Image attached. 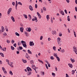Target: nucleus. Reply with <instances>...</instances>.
<instances>
[{"mask_svg":"<svg viewBox=\"0 0 77 77\" xmlns=\"http://www.w3.org/2000/svg\"><path fill=\"white\" fill-rule=\"evenodd\" d=\"M68 65L70 67V68H72V64L69 63Z\"/></svg>","mask_w":77,"mask_h":77,"instance_id":"nucleus-18","label":"nucleus"},{"mask_svg":"<svg viewBox=\"0 0 77 77\" xmlns=\"http://www.w3.org/2000/svg\"><path fill=\"white\" fill-rule=\"evenodd\" d=\"M23 15L24 17L25 18H26V19H27V15H26V14H23Z\"/></svg>","mask_w":77,"mask_h":77,"instance_id":"nucleus-31","label":"nucleus"},{"mask_svg":"<svg viewBox=\"0 0 77 77\" xmlns=\"http://www.w3.org/2000/svg\"><path fill=\"white\" fill-rule=\"evenodd\" d=\"M35 8H36V9L37 8H38V5H37V4H35Z\"/></svg>","mask_w":77,"mask_h":77,"instance_id":"nucleus-51","label":"nucleus"},{"mask_svg":"<svg viewBox=\"0 0 77 77\" xmlns=\"http://www.w3.org/2000/svg\"><path fill=\"white\" fill-rule=\"evenodd\" d=\"M14 46V47H17V44L16 43H15L14 45H13Z\"/></svg>","mask_w":77,"mask_h":77,"instance_id":"nucleus-56","label":"nucleus"},{"mask_svg":"<svg viewBox=\"0 0 77 77\" xmlns=\"http://www.w3.org/2000/svg\"><path fill=\"white\" fill-rule=\"evenodd\" d=\"M30 63L31 64H33L34 63V62L33 60H31L30 61Z\"/></svg>","mask_w":77,"mask_h":77,"instance_id":"nucleus-34","label":"nucleus"},{"mask_svg":"<svg viewBox=\"0 0 77 77\" xmlns=\"http://www.w3.org/2000/svg\"><path fill=\"white\" fill-rule=\"evenodd\" d=\"M43 10L44 11H46V8L45 7H44L43 8Z\"/></svg>","mask_w":77,"mask_h":77,"instance_id":"nucleus-48","label":"nucleus"},{"mask_svg":"<svg viewBox=\"0 0 77 77\" xmlns=\"http://www.w3.org/2000/svg\"><path fill=\"white\" fill-rule=\"evenodd\" d=\"M11 48L12 50H14V49H15L14 47H13L12 46H11Z\"/></svg>","mask_w":77,"mask_h":77,"instance_id":"nucleus-29","label":"nucleus"},{"mask_svg":"<svg viewBox=\"0 0 77 77\" xmlns=\"http://www.w3.org/2000/svg\"><path fill=\"white\" fill-rule=\"evenodd\" d=\"M46 18L48 20V21L49 19H50V17H49V15H47L46 16Z\"/></svg>","mask_w":77,"mask_h":77,"instance_id":"nucleus-25","label":"nucleus"},{"mask_svg":"<svg viewBox=\"0 0 77 77\" xmlns=\"http://www.w3.org/2000/svg\"><path fill=\"white\" fill-rule=\"evenodd\" d=\"M9 74H11V75H13V73H12V72L11 70H10L9 71Z\"/></svg>","mask_w":77,"mask_h":77,"instance_id":"nucleus-28","label":"nucleus"},{"mask_svg":"<svg viewBox=\"0 0 77 77\" xmlns=\"http://www.w3.org/2000/svg\"><path fill=\"white\" fill-rule=\"evenodd\" d=\"M37 14L39 18H41V15L40 14H39V12H37Z\"/></svg>","mask_w":77,"mask_h":77,"instance_id":"nucleus-12","label":"nucleus"},{"mask_svg":"<svg viewBox=\"0 0 77 77\" xmlns=\"http://www.w3.org/2000/svg\"><path fill=\"white\" fill-rule=\"evenodd\" d=\"M75 11L76 12H77V7H75Z\"/></svg>","mask_w":77,"mask_h":77,"instance_id":"nucleus-62","label":"nucleus"},{"mask_svg":"<svg viewBox=\"0 0 77 77\" xmlns=\"http://www.w3.org/2000/svg\"><path fill=\"white\" fill-rule=\"evenodd\" d=\"M5 28L6 31L7 32H8V27L7 26H5Z\"/></svg>","mask_w":77,"mask_h":77,"instance_id":"nucleus-35","label":"nucleus"},{"mask_svg":"<svg viewBox=\"0 0 77 77\" xmlns=\"http://www.w3.org/2000/svg\"><path fill=\"white\" fill-rule=\"evenodd\" d=\"M2 32H4V31H5V28L3 26H2Z\"/></svg>","mask_w":77,"mask_h":77,"instance_id":"nucleus-20","label":"nucleus"},{"mask_svg":"<svg viewBox=\"0 0 77 77\" xmlns=\"http://www.w3.org/2000/svg\"><path fill=\"white\" fill-rule=\"evenodd\" d=\"M50 59L51 60H54V58L53 57V56H51L50 57Z\"/></svg>","mask_w":77,"mask_h":77,"instance_id":"nucleus-36","label":"nucleus"},{"mask_svg":"<svg viewBox=\"0 0 77 77\" xmlns=\"http://www.w3.org/2000/svg\"><path fill=\"white\" fill-rule=\"evenodd\" d=\"M23 30H24V28L23 27H21L20 28V31L22 33L23 32Z\"/></svg>","mask_w":77,"mask_h":77,"instance_id":"nucleus-13","label":"nucleus"},{"mask_svg":"<svg viewBox=\"0 0 77 77\" xmlns=\"http://www.w3.org/2000/svg\"><path fill=\"white\" fill-rule=\"evenodd\" d=\"M15 34L16 35V36H20V34H19L17 32H16L15 33Z\"/></svg>","mask_w":77,"mask_h":77,"instance_id":"nucleus-30","label":"nucleus"},{"mask_svg":"<svg viewBox=\"0 0 77 77\" xmlns=\"http://www.w3.org/2000/svg\"><path fill=\"white\" fill-rule=\"evenodd\" d=\"M26 30L27 32H29V28H27L26 29Z\"/></svg>","mask_w":77,"mask_h":77,"instance_id":"nucleus-41","label":"nucleus"},{"mask_svg":"<svg viewBox=\"0 0 77 77\" xmlns=\"http://www.w3.org/2000/svg\"><path fill=\"white\" fill-rule=\"evenodd\" d=\"M73 51L75 53V54H77V47L75 46H74L73 47Z\"/></svg>","mask_w":77,"mask_h":77,"instance_id":"nucleus-3","label":"nucleus"},{"mask_svg":"<svg viewBox=\"0 0 77 77\" xmlns=\"http://www.w3.org/2000/svg\"><path fill=\"white\" fill-rule=\"evenodd\" d=\"M54 56H55V57H57V53H54Z\"/></svg>","mask_w":77,"mask_h":77,"instance_id":"nucleus-27","label":"nucleus"},{"mask_svg":"<svg viewBox=\"0 0 77 77\" xmlns=\"http://www.w3.org/2000/svg\"><path fill=\"white\" fill-rule=\"evenodd\" d=\"M70 60L72 63H74L75 62V60L74 59H72V58H70Z\"/></svg>","mask_w":77,"mask_h":77,"instance_id":"nucleus-22","label":"nucleus"},{"mask_svg":"<svg viewBox=\"0 0 77 77\" xmlns=\"http://www.w3.org/2000/svg\"><path fill=\"white\" fill-rule=\"evenodd\" d=\"M66 77H69V75H68V74H66Z\"/></svg>","mask_w":77,"mask_h":77,"instance_id":"nucleus-58","label":"nucleus"},{"mask_svg":"<svg viewBox=\"0 0 77 77\" xmlns=\"http://www.w3.org/2000/svg\"><path fill=\"white\" fill-rule=\"evenodd\" d=\"M25 33L26 34V36H27V37H28V36H29V33L26 32H25Z\"/></svg>","mask_w":77,"mask_h":77,"instance_id":"nucleus-24","label":"nucleus"},{"mask_svg":"<svg viewBox=\"0 0 77 77\" xmlns=\"http://www.w3.org/2000/svg\"><path fill=\"white\" fill-rule=\"evenodd\" d=\"M67 20L68 21H70V18H69V16L67 17Z\"/></svg>","mask_w":77,"mask_h":77,"instance_id":"nucleus-33","label":"nucleus"},{"mask_svg":"<svg viewBox=\"0 0 77 77\" xmlns=\"http://www.w3.org/2000/svg\"><path fill=\"white\" fill-rule=\"evenodd\" d=\"M0 55H1V56H2V57H4V54H3V53H0Z\"/></svg>","mask_w":77,"mask_h":77,"instance_id":"nucleus-26","label":"nucleus"},{"mask_svg":"<svg viewBox=\"0 0 77 77\" xmlns=\"http://www.w3.org/2000/svg\"><path fill=\"white\" fill-rule=\"evenodd\" d=\"M68 31L69 33H70V32H71L70 31V30H69V28L68 29Z\"/></svg>","mask_w":77,"mask_h":77,"instance_id":"nucleus-60","label":"nucleus"},{"mask_svg":"<svg viewBox=\"0 0 77 77\" xmlns=\"http://www.w3.org/2000/svg\"><path fill=\"white\" fill-rule=\"evenodd\" d=\"M64 12L66 14H68V13L67 12V11H66V10H64Z\"/></svg>","mask_w":77,"mask_h":77,"instance_id":"nucleus-53","label":"nucleus"},{"mask_svg":"<svg viewBox=\"0 0 77 77\" xmlns=\"http://www.w3.org/2000/svg\"><path fill=\"white\" fill-rule=\"evenodd\" d=\"M11 20H12L13 22H15V19L14 18V17L13 16H11Z\"/></svg>","mask_w":77,"mask_h":77,"instance_id":"nucleus-11","label":"nucleus"},{"mask_svg":"<svg viewBox=\"0 0 77 77\" xmlns=\"http://www.w3.org/2000/svg\"><path fill=\"white\" fill-rule=\"evenodd\" d=\"M0 48L1 49V50H3L4 51H6V48H5V50H4V49H3L2 48V46L1 47H0Z\"/></svg>","mask_w":77,"mask_h":77,"instance_id":"nucleus-21","label":"nucleus"},{"mask_svg":"<svg viewBox=\"0 0 77 77\" xmlns=\"http://www.w3.org/2000/svg\"><path fill=\"white\" fill-rule=\"evenodd\" d=\"M60 13L62 14V15H65V13L63 11H61Z\"/></svg>","mask_w":77,"mask_h":77,"instance_id":"nucleus-16","label":"nucleus"},{"mask_svg":"<svg viewBox=\"0 0 77 77\" xmlns=\"http://www.w3.org/2000/svg\"><path fill=\"white\" fill-rule=\"evenodd\" d=\"M6 62H8V64H9V60L8 59L6 60Z\"/></svg>","mask_w":77,"mask_h":77,"instance_id":"nucleus-38","label":"nucleus"},{"mask_svg":"<svg viewBox=\"0 0 77 77\" xmlns=\"http://www.w3.org/2000/svg\"><path fill=\"white\" fill-rule=\"evenodd\" d=\"M12 4L13 5V6H15V3L14 2H13L12 3Z\"/></svg>","mask_w":77,"mask_h":77,"instance_id":"nucleus-50","label":"nucleus"},{"mask_svg":"<svg viewBox=\"0 0 77 77\" xmlns=\"http://www.w3.org/2000/svg\"><path fill=\"white\" fill-rule=\"evenodd\" d=\"M62 34L61 33H60L59 34V36H62Z\"/></svg>","mask_w":77,"mask_h":77,"instance_id":"nucleus-64","label":"nucleus"},{"mask_svg":"<svg viewBox=\"0 0 77 77\" xmlns=\"http://www.w3.org/2000/svg\"><path fill=\"white\" fill-rule=\"evenodd\" d=\"M17 6H18V3H16L15 5V8L17 10Z\"/></svg>","mask_w":77,"mask_h":77,"instance_id":"nucleus-40","label":"nucleus"},{"mask_svg":"<svg viewBox=\"0 0 77 77\" xmlns=\"http://www.w3.org/2000/svg\"><path fill=\"white\" fill-rule=\"evenodd\" d=\"M35 45V44L33 43V42H29V45L30 46H33Z\"/></svg>","mask_w":77,"mask_h":77,"instance_id":"nucleus-6","label":"nucleus"},{"mask_svg":"<svg viewBox=\"0 0 77 77\" xmlns=\"http://www.w3.org/2000/svg\"><path fill=\"white\" fill-rule=\"evenodd\" d=\"M61 51L62 53H64L65 52V50L63 49L61 51Z\"/></svg>","mask_w":77,"mask_h":77,"instance_id":"nucleus-49","label":"nucleus"},{"mask_svg":"<svg viewBox=\"0 0 77 77\" xmlns=\"http://www.w3.org/2000/svg\"><path fill=\"white\" fill-rule=\"evenodd\" d=\"M29 54H32V52L29 50Z\"/></svg>","mask_w":77,"mask_h":77,"instance_id":"nucleus-61","label":"nucleus"},{"mask_svg":"<svg viewBox=\"0 0 77 77\" xmlns=\"http://www.w3.org/2000/svg\"><path fill=\"white\" fill-rule=\"evenodd\" d=\"M2 69L4 72V74H7V72H6V69H5V67H2Z\"/></svg>","mask_w":77,"mask_h":77,"instance_id":"nucleus-5","label":"nucleus"},{"mask_svg":"<svg viewBox=\"0 0 77 77\" xmlns=\"http://www.w3.org/2000/svg\"><path fill=\"white\" fill-rule=\"evenodd\" d=\"M31 67H32V68L34 69V70L35 69V68H36V66H35V65L33 64H32L31 65Z\"/></svg>","mask_w":77,"mask_h":77,"instance_id":"nucleus-10","label":"nucleus"},{"mask_svg":"<svg viewBox=\"0 0 77 77\" xmlns=\"http://www.w3.org/2000/svg\"><path fill=\"white\" fill-rule=\"evenodd\" d=\"M21 42L24 47H27V45H26V43L25 42L22 40L21 41Z\"/></svg>","mask_w":77,"mask_h":77,"instance_id":"nucleus-2","label":"nucleus"},{"mask_svg":"<svg viewBox=\"0 0 77 77\" xmlns=\"http://www.w3.org/2000/svg\"><path fill=\"white\" fill-rule=\"evenodd\" d=\"M38 61L39 62H41L42 64H44V62H42V60H39V59H38Z\"/></svg>","mask_w":77,"mask_h":77,"instance_id":"nucleus-32","label":"nucleus"},{"mask_svg":"<svg viewBox=\"0 0 77 77\" xmlns=\"http://www.w3.org/2000/svg\"><path fill=\"white\" fill-rule=\"evenodd\" d=\"M12 68H13L14 67V65L13 63V62H10V63H9V64H8Z\"/></svg>","mask_w":77,"mask_h":77,"instance_id":"nucleus-7","label":"nucleus"},{"mask_svg":"<svg viewBox=\"0 0 77 77\" xmlns=\"http://www.w3.org/2000/svg\"><path fill=\"white\" fill-rule=\"evenodd\" d=\"M43 39V36H41L40 38V40H42Z\"/></svg>","mask_w":77,"mask_h":77,"instance_id":"nucleus-45","label":"nucleus"},{"mask_svg":"<svg viewBox=\"0 0 77 77\" xmlns=\"http://www.w3.org/2000/svg\"><path fill=\"white\" fill-rule=\"evenodd\" d=\"M35 21V22H37L38 21V20H37V17H34V18H33L32 19V21Z\"/></svg>","mask_w":77,"mask_h":77,"instance_id":"nucleus-8","label":"nucleus"},{"mask_svg":"<svg viewBox=\"0 0 77 77\" xmlns=\"http://www.w3.org/2000/svg\"><path fill=\"white\" fill-rule=\"evenodd\" d=\"M14 42H15V41L14 40H12V41H11L12 44H14Z\"/></svg>","mask_w":77,"mask_h":77,"instance_id":"nucleus-43","label":"nucleus"},{"mask_svg":"<svg viewBox=\"0 0 77 77\" xmlns=\"http://www.w3.org/2000/svg\"><path fill=\"white\" fill-rule=\"evenodd\" d=\"M52 75H54V77H55V73L53 72L52 73Z\"/></svg>","mask_w":77,"mask_h":77,"instance_id":"nucleus-54","label":"nucleus"},{"mask_svg":"<svg viewBox=\"0 0 77 77\" xmlns=\"http://www.w3.org/2000/svg\"><path fill=\"white\" fill-rule=\"evenodd\" d=\"M74 35L75 36V38H76V37L77 36H76V34H75V32L74 31Z\"/></svg>","mask_w":77,"mask_h":77,"instance_id":"nucleus-46","label":"nucleus"},{"mask_svg":"<svg viewBox=\"0 0 77 77\" xmlns=\"http://www.w3.org/2000/svg\"><path fill=\"white\" fill-rule=\"evenodd\" d=\"M29 9L30 11H33V7H32V6L31 5H30L29 6Z\"/></svg>","mask_w":77,"mask_h":77,"instance_id":"nucleus-9","label":"nucleus"},{"mask_svg":"<svg viewBox=\"0 0 77 77\" xmlns=\"http://www.w3.org/2000/svg\"><path fill=\"white\" fill-rule=\"evenodd\" d=\"M72 74L73 75V74H74V73H75V71L74 70H72Z\"/></svg>","mask_w":77,"mask_h":77,"instance_id":"nucleus-39","label":"nucleus"},{"mask_svg":"<svg viewBox=\"0 0 77 77\" xmlns=\"http://www.w3.org/2000/svg\"><path fill=\"white\" fill-rule=\"evenodd\" d=\"M22 62H23L24 63H27V60H24V59H22Z\"/></svg>","mask_w":77,"mask_h":77,"instance_id":"nucleus-15","label":"nucleus"},{"mask_svg":"<svg viewBox=\"0 0 77 77\" xmlns=\"http://www.w3.org/2000/svg\"><path fill=\"white\" fill-rule=\"evenodd\" d=\"M61 40V39L60 38L58 37L57 39L58 44L59 45V46H61V42H62V41H60Z\"/></svg>","mask_w":77,"mask_h":77,"instance_id":"nucleus-1","label":"nucleus"},{"mask_svg":"<svg viewBox=\"0 0 77 77\" xmlns=\"http://www.w3.org/2000/svg\"><path fill=\"white\" fill-rule=\"evenodd\" d=\"M18 5H20L21 6H22V3H21V2H18Z\"/></svg>","mask_w":77,"mask_h":77,"instance_id":"nucleus-47","label":"nucleus"},{"mask_svg":"<svg viewBox=\"0 0 77 77\" xmlns=\"http://www.w3.org/2000/svg\"><path fill=\"white\" fill-rule=\"evenodd\" d=\"M51 23H53V19L52 18V17H51Z\"/></svg>","mask_w":77,"mask_h":77,"instance_id":"nucleus-59","label":"nucleus"},{"mask_svg":"<svg viewBox=\"0 0 77 77\" xmlns=\"http://www.w3.org/2000/svg\"><path fill=\"white\" fill-rule=\"evenodd\" d=\"M11 11H12V8H9L8 10V11L7 12L8 15H9V14H10V13H11Z\"/></svg>","mask_w":77,"mask_h":77,"instance_id":"nucleus-4","label":"nucleus"},{"mask_svg":"<svg viewBox=\"0 0 77 77\" xmlns=\"http://www.w3.org/2000/svg\"><path fill=\"white\" fill-rule=\"evenodd\" d=\"M25 56L26 58H27V59L29 60V55H28V54L27 53H26V55H25Z\"/></svg>","mask_w":77,"mask_h":77,"instance_id":"nucleus-14","label":"nucleus"},{"mask_svg":"<svg viewBox=\"0 0 77 77\" xmlns=\"http://www.w3.org/2000/svg\"><path fill=\"white\" fill-rule=\"evenodd\" d=\"M56 58L57 59V60H58V62H60V58H59V57H57Z\"/></svg>","mask_w":77,"mask_h":77,"instance_id":"nucleus-23","label":"nucleus"},{"mask_svg":"<svg viewBox=\"0 0 77 77\" xmlns=\"http://www.w3.org/2000/svg\"><path fill=\"white\" fill-rule=\"evenodd\" d=\"M45 62L47 63V64H48V67H50V64L49 63V62L47 61H46Z\"/></svg>","mask_w":77,"mask_h":77,"instance_id":"nucleus-19","label":"nucleus"},{"mask_svg":"<svg viewBox=\"0 0 77 77\" xmlns=\"http://www.w3.org/2000/svg\"><path fill=\"white\" fill-rule=\"evenodd\" d=\"M26 69L28 72H29V67L28 66L26 68Z\"/></svg>","mask_w":77,"mask_h":77,"instance_id":"nucleus-37","label":"nucleus"},{"mask_svg":"<svg viewBox=\"0 0 77 77\" xmlns=\"http://www.w3.org/2000/svg\"><path fill=\"white\" fill-rule=\"evenodd\" d=\"M45 66H46V67L47 69H48V66H47V64H45Z\"/></svg>","mask_w":77,"mask_h":77,"instance_id":"nucleus-52","label":"nucleus"},{"mask_svg":"<svg viewBox=\"0 0 77 77\" xmlns=\"http://www.w3.org/2000/svg\"><path fill=\"white\" fill-rule=\"evenodd\" d=\"M19 48L20 50H23V47H22L19 46Z\"/></svg>","mask_w":77,"mask_h":77,"instance_id":"nucleus-44","label":"nucleus"},{"mask_svg":"<svg viewBox=\"0 0 77 77\" xmlns=\"http://www.w3.org/2000/svg\"><path fill=\"white\" fill-rule=\"evenodd\" d=\"M3 35L5 36H7V34H6V33L4 32Z\"/></svg>","mask_w":77,"mask_h":77,"instance_id":"nucleus-55","label":"nucleus"},{"mask_svg":"<svg viewBox=\"0 0 77 77\" xmlns=\"http://www.w3.org/2000/svg\"><path fill=\"white\" fill-rule=\"evenodd\" d=\"M7 42L8 43H10V41H9V40H7Z\"/></svg>","mask_w":77,"mask_h":77,"instance_id":"nucleus-57","label":"nucleus"},{"mask_svg":"<svg viewBox=\"0 0 77 77\" xmlns=\"http://www.w3.org/2000/svg\"><path fill=\"white\" fill-rule=\"evenodd\" d=\"M53 49L54 50V51H56V47L54 46L53 47Z\"/></svg>","mask_w":77,"mask_h":77,"instance_id":"nucleus-42","label":"nucleus"},{"mask_svg":"<svg viewBox=\"0 0 77 77\" xmlns=\"http://www.w3.org/2000/svg\"><path fill=\"white\" fill-rule=\"evenodd\" d=\"M52 33L53 35H54L55 34H56V32L55 31H52Z\"/></svg>","mask_w":77,"mask_h":77,"instance_id":"nucleus-17","label":"nucleus"},{"mask_svg":"<svg viewBox=\"0 0 77 77\" xmlns=\"http://www.w3.org/2000/svg\"><path fill=\"white\" fill-rule=\"evenodd\" d=\"M66 2L67 3H69V0H66Z\"/></svg>","mask_w":77,"mask_h":77,"instance_id":"nucleus-63","label":"nucleus"}]
</instances>
